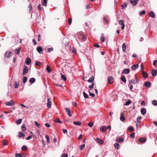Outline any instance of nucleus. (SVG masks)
I'll use <instances>...</instances> for the list:
<instances>
[{
  "label": "nucleus",
  "instance_id": "a18cd8bd",
  "mask_svg": "<svg viewBox=\"0 0 157 157\" xmlns=\"http://www.w3.org/2000/svg\"><path fill=\"white\" fill-rule=\"evenodd\" d=\"M35 123L36 127L39 128H40L41 125L39 124L37 121H35Z\"/></svg>",
  "mask_w": 157,
  "mask_h": 157
},
{
  "label": "nucleus",
  "instance_id": "0eeeda50",
  "mask_svg": "<svg viewBox=\"0 0 157 157\" xmlns=\"http://www.w3.org/2000/svg\"><path fill=\"white\" fill-rule=\"evenodd\" d=\"M96 141L100 144H102L104 143V141L103 140L98 138H96Z\"/></svg>",
  "mask_w": 157,
  "mask_h": 157
},
{
  "label": "nucleus",
  "instance_id": "e433bc0d",
  "mask_svg": "<svg viewBox=\"0 0 157 157\" xmlns=\"http://www.w3.org/2000/svg\"><path fill=\"white\" fill-rule=\"evenodd\" d=\"M27 80V77L25 76H24L23 77V82L24 83H25L26 82Z\"/></svg>",
  "mask_w": 157,
  "mask_h": 157
},
{
  "label": "nucleus",
  "instance_id": "7ed1b4c3",
  "mask_svg": "<svg viewBox=\"0 0 157 157\" xmlns=\"http://www.w3.org/2000/svg\"><path fill=\"white\" fill-rule=\"evenodd\" d=\"M108 83L109 84H112L114 82V78L112 76H109L107 78Z\"/></svg>",
  "mask_w": 157,
  "mask_h": 157
},
{
  "label": "nucleus",
  "instance_id": "2eb2a0df",
  "mask_svg": "<svg viewBox=\"0 0 157 157\" xmlns=\"http://www.w3.org/2000/svg\"><path fill=\"white\" fill-rule=\"evenodd\" d=\"M148 15L152 18H154L155 16V13L152 11H151L149 12Z\"/></svg>",
  "mask_w": 157,
  "mask_h": 157
},
{
  "label": "nucleus",
  "instance_id": "9d476101",
  "mask_svg": "<svg viewBox=\"0 0 157 157\" xmlns=\"http://www.w3.org/2000/svg\"><path fill=\"white\" fill-rule=\"evenodd\" d=\"M36 50L40 54H43V52H42L43 51V49L41 46H39L36 48Z\"/></svg>",
  "mask_w": 157,
  "mask_h": 157
},
{
  "label": "nucleus",
  "instance_id": "a211bd4d",
  "mask_svg": "<svg viewBox=\"0 0 157 157\" xmlns=\"http://www.w3.org/2000/svg\"><path fill=\"white\" fill-rule=\"evenodd\" d=\"M26 63L29 65L31 62V60L30 58H27L26 60Z\"/></svg>",
  "mask_w": 157,
  "mask_h": 157
},
{
  "label": "nucleus",
  "instance_id": "6e6552de",
  "mask_svg": "<svg viewBox=\"0 0 157 157\" xmlns=\"http://www.w3.org/2000/svg\"><path fill=\"white\" fill-rule=\"evenodd\" d=\"M100 130L103 132H105L106 131V128L105 126H102L100 128Z\"/></svg>",
  "mask_w": 157,
  "mask_h": 157
},
{
  "label": "nucleus",
  "instance_id": "a19ab883",
  "mask_svg": "<svg viewBox=\"0 0 157 157\" xmlns=\"http://www.w3.org/2000/svg\"><path fill=\"white\" fill-rule=\"evenodd\" d=\"M45 137L47 139V143H50V139L49 136L48 135H46L45 136Z\"/></svg>",
  "mask_w": 157,
  "mask_h": 157
},
{
  "label": "nucleus",
  "instance_id": "ddd939ff",
  "mask_svg": "<svg viewBox=\"0 0 157 157\" xmlns=\"http://www.w3.org/2000/svg\"><path fill=\"white\" fill-rule=\"evenodd\" d=\"M52 105V102L49 98L48 99V102L47 103V105L48 108H51Z\"/></svg>",
  "mask_w": 157,
  "mask_h": 157
},
{
  "label": "nucleus",
  "instance_id": "603ef678",
  "mask_svg": "<svg viewBox=\"0 0 157 157\" xmlns=\"http://www.w3.org/2000/svg\"><path fill=\"white\" fill-rule=\"evenodd\" d=\"M130 2L131 4H132L133 6H135L136 5H134L135 3V1H133L132 0H130Z\"/></svg>",
  "mask_w": 157,
  "mask_h": 157
},
{
  "label": "nucleus",
  "instance_id": "f03ea898",
  "mask_svg": "<svg viewBox=\"0 0 157 157\" xmlns=\"http://www.w3.org/2000/svg\"><path fill=\"white\" fill-rule=\"evenodd\" d=\"M129 85L130 84H136L138 83L139 82L138 79L136 78L132 79L130 80L129 81Z\"/></svg>",
  "mask_w": 157,
  "mask_h": 157
},
{
  "label": "nucleus",
  "instance_id": "6ab92c4d",
  "mask_svg": "<svg viewBox=\"0 0 157 157\" xmlns=\"http://www.w3.org/2000/svg\"><path fill=\"white\" fill-rule=\"evenodd\" d=\"M141 114L143 115H145L146 112V109L145 108H142L141 109Z\"/></svg>",
  "mask_w": 157,
  "mask_h": 157
},
{
  "label": "nucleus",
  "instance_id": "c03bdc74",
  "mask_svg": "<svg viewBox=\"0 0 157 157\" xmlns=\"http://www.w3.org/2000/svg\"><path fill=\"white\" fill-rule=\"evenodd\" d=\"M94 83L93 82V83L90 85L89 86V87L90 88L91 90H92L94 87Z\"/></svg>",
  "mask_w": 157,
  "mask_h": 157
},
{
  "label": "nucleus",
  "instance_id": "5701e85b",
  "mask_svg": "<svg viewBox=\"0 0 157 157\" xmlns=\"http://www.w3.org/2000/svg\"><path fill=\"white\" fill-rule=\"evenodd\" d=\"M114 147L115 148L119 149L120 148V144L117 143H116L114 144Z\"/></svg>",
  "mask_w": 157,
  "mask_h": 157
},
{
  "label": "nucleus",
  "instance_id": "37998d69",
  "mask_svg": "<svg viewBox=\"0 0 157 157\" xmlns=\"http://www.w3.org/2000/svg\"><path fill=\"white\" fill-rule=\"evenodd\" d=\"M104 20L106 22V24H108L109 22V20L106 17H104L103 18Z\"/></svg>",
  "mask_w": 157,
  "mask_h": 157
},
{
  "label": "nucleus",
  "instance_id": "aec40b11",
  "mask_svg": "<svg viewBox=\"0 0 157 157\" xmlns=\"http://www.w3.org/2000/svg\"><path fill=\"white\" fill-rule=\"evenodd\" d=\"M157 71L156 70L153 69L151 71V73L152 76H156V75Z\"/></svg>",
  "mask_w": 157,
  "mask_h": 157
},
{
  "label": "nucleus",
  "instance_id": "4c0bfd02",
  "mask_svg": "<svg viewBox=\"0 0 157 157\" xmlns=\"http://www.w3.org/2000/svg\"><path fill=\"white\" fill-rule=\"evenodd\" d=\"M121 79L124 82H126V80L124 76L121 77Z\"/></svg>",
  "mask_w": 157,
  "mask_h": 157
},
{
  "label": "nucleus",
  "instance_id": "338daca9",
  "mask_svg": "<svg viewBox=\"0 0 157 157\" xmlns=\"http://www.w3.org/2000/svg\"><path fill=\"white\" fill-rule=\"evenodd\" d=\"M145 13H146V11L144 10L140 12V15H141L144 14H145Z\"/></svg>",
  "mask_w": 157,
  "mask_h": 157
},
{
  "label": "nucleus",
  "instance_id": "1a4fd4ad",
  "mask_svg": "<svg viewBox=\"0 0 157 157\" xmlns=\"http://www.w3.org/2000/svg\"><path fill=\"white\" fill-rule=\"evenodd\" d=\"M11 56V52L9 51H6L5 54V56L7 58H9Z\"/></svg>",
  "mask_w": 157,
  "mask_h": 157
},
{
  "label": "nucleus",
  "instance_id": "ea45409f",
  "mask_svg": "<svg viewBox=\"0 0 157 157\" xmlns=\"http://www.w3.org/2000/svg\"><path fill=\"white\" fill-rule=\"evenodd\" d=\"M54 121L56 123H62V122L60 121L59 118H56Z\"/></svg>",
  "mask_w": 157,
  "mask_h": 157
},
{
  "label": "nucleus",
  "instance_id": "5fc2aeb1",
  "mask_svg": "<svg viewBox=\"0 0 157 157\" xmlns=\"http://www.w3.org/2000/svg\"><path fill=\"white\" fill-rule=\"evenodd\" d=\"M72 19L71 18H70L68 19V23L70 25H71V22H72Z\"/></svg>",
  "mask_w": 157,
  "mask_h": 157
},
{
  "label": "nucleus",
  "instance_id": "412c9836",
  "mask_svg": "<svg viewBox=\"0 0 157 157\" xmlns=\"http://www.w3.org/2000/svg\"><path fill=\"white\" fill-rule=\"evenodd\" d=\"M21 48L20 47L18 48H16L15 50V53L17 55H18L20 53V52L21 50Z\"/></svg>",
  "mask_w": 157,
  "mask_h": 157
},
{
  "label": "nucleus",
  "instance_id": "bb28decb",
  "mask_svg": "<svg viewBox=\"0 0 157 157\" xmlns=\"http://www.w3.org/2000/svg\"><path fill=\"white\" fill-rule=\"evenodd\" d=\"M94 80V77L92 76L90 79L88 80V82H93V81Z\"/></svg>",
  "mask_w": 157,
  "mask_h": 157
},
{
  "label": "nucleus",
  "instance_id": "c85d7f7f",
  "mask_svg": "<svg viewBox=\"0 0 157 157\" xmlns=\"http://www.w3.org/2000/svg\"><path fill=\"white\" fill-rule=\"evenodd\" d=\"M127 6V4L126 2L124 3L121 6V8L122 9H124Z\"/></svg>",
  "mask_w": 157,
  "mask_h": 157
},
{
  "label": "nucleus",
  "instance_id": "cd10ccee",
  "mask_svg": "<svg viewBox=\"0 0 157 157\" xmlns=\"http://www.w3.org/2000/svg\"><path fill=\"white\" fill-rule=\"evenodd\" d=\"M101 35H102V36H101V38L100 40H101V41L102 42H103L105 41V38L104 37V34L102 33L101 34Z\"/></svg>",
  "mask_w": 157,
  "mask_h": 157
},
{
  "label": "nucleus",
  "instance_id": "58836bf2",
  "mask_svg": "<svg viewBox=\"0 0 157 157\" xmlns=\"http://www.w3.org/2000/svg\"><path fill=\"white\" fill-rule=\"evenodd\" d=\"M83 94L84 98H89L88 95L84 92H83Z\"/></svg>",
  "mask_w": 157,
  "mask_h": 157
},
{
  "label": "nucleus",
  "instance_id": "69168bd1",
  "mask_svg": "<svg viewBox=\"0 0 157 157\" xmlns=\"http://www.w3.org/2000/svg\"><path fill=\"white\" fill-rule=\"evenodd\" d=\"M94 47H97V48L100 47V45L97 44H94Z\"/></svg>",
  "mask_w": 157,
  "mask_h": 157
},
{
  "label": "nucleus",
  "instance_id": "3c124183",
  "mask_svg": "<svg viewBox=\"0 0 157 157\" xmlns=\"http://www.w3.org/2000/svg\"><path fill=\"white\" fill-rule=\"evenodd\" d=\"M131 102V101L130 100H128L125 103V105H127L130 104Z\"/></svg>",
  "mask_w": 157,
  "mask_h": 157
},
{
  "label": "nucleus",
  "instance_id": "49530a36",
  "mask_svg": "<svg viewBox=\"0 0 157 157\" xmlns=\"http://www.w3.org/2000/svg\"><path fill=\"white\" fill-rule=\"evenodd\" d=\"M152 104L154 105H157V101L155 100L153 101Z\"/></svg>",
  "mask_w": 157,
  "mask_h": 157
},
{
  "label": "nucleus",
  "instance_id": "72a5a7b5",
  "mask_svg": "<svg viewBox=\"0 0 157 157\" xmlns=\"http://www.w3.org/2000/svg\"><path fill=\"white\" fill-rule=\"evenodd\" d=\"M46 70L47 71V72L48 73H50L51 71V70L50 69V67L48 66V65H47V68H46Z\"/></svg>",
  "mask_w": 157,
  "mask_h": 157
},
{
  "label": "nucleus",
  "instance_id": "de8ad7c7",
  "mask_svg": "<svg viewBox=\"0 0 157 157\" xmlns=\"http://www.w3.org/2000/svg\"><path fill=\"white\" fill-rule=\"evenodd\" d=\"M19 137L20 138L22 137H24L25 136L24 134L22 133L21 132H19Z\"/></svg>",
  "mask_w": 157,
  "mask_h": 157
},
{
  "label": "nucleus",
  "instance_id": "473e14b6",
  "mask_svg": "<svg viewBox=\"0 0 157 157\" xmlns=\"http://www.w3.org/2000/svg\"><path fill=\"white\" fill-rule=\"evenodd\" d=\"M21 150L22 151H26L28 150V148L27 146L25 145H24L22 147Z\"/></svg>",
  "mask_w": 157,
  "mask_h": 157
},
{
  "label": "nucleus",
  "instance_id": "09e8293b",
  "mask_svg": "<svg viewBox=\"0 0 157 157\" xmlns=\"http://www.w3.org/2000/svg\"><path fill=\"white\" fill-rule=\"evenodd\" d=\"M119 23L121 25L124 24V20H120L119 21Z\"/></svg>",
  "mask_w": 157,
  "mask_h": 157
},
{
  "label": "nucleus",
  "instance_id": "4d7b16f0",
  "mask_svg": "<svg viewBox=\"0 0 157 157\" xmlns=\"http://www.w3.org/2000/svg\"><path fill=\"white\" fill-rule=\"evenodd\" d=\"M15 155L16 157H21V154L20 153H16Z\"/></svg>",
  "mask_w": 157,
  "mask_h": 157
},
{
  "label": "nucleus",
  "instance_id": "39448f33",
  "mask_svg": "<svg viewBox=\"0 0 157 157\" xmlns=\"http://www.w3.org/2000/svg\"><path fill=\"white\" fill-rule=\"evenodd\" d=\"M28 68L27 66H25L24 68L23 69V75H25L26 74L28 73Z\"/></svg>",
  "mask_w": 157,
  "mask_h": 157
},
{
  "label": "nucleus",
  "instance_id": "774afa93",
  "mask_svg": "<svg viewBox=\"0 0 157 157\" xmlns=\"http://www.w3.org/2000/svg\"><path fill=\"white\" fill-rule=\"evenodd\" d=\"M33 42V43L34 45H35L37 44V43L34 39H33L32 40Z\"/></svg>",
  "mask_w": 157,
  "mask_h": 157
},
{
  "label": "nucleus",
  "instance_id": "4468645a",
  "mask_svg": "<svg viewBox=\"0 0 157 157\" xmlns=\"http://www.w3.org/2000/svg\"><path fill=\"white\" fill-rule=\"evenodd\" d=\"M129 73L130 70L128 68L124 69L122 72V73L123 74H128Z\"/></svg>",
  "mask_w": 157,
  "mask_h": 157
},
{
  "label": "nucleus",
  "instance_id": "6e6d98bb",
  "mask_svg": "<svg viewBox=\"0 0 157 157\" xmlns=\"http://www.w3.org/2000/svg\"><path fill=\"white\" fill-rule=\"evenodd\" d=\"M89 95L90 96H91L92 97H94L95 96V95L94 94L91 93L89 91Z\"/></svg>",
  "mask_w": 157,
  "mask_h": 157
},
{
  "label": "nucleus",
  "instance_id": "b1692460",
  "mask_svg": "<svg viewBox=\"0 0 157 157\" xmlns=\"http://www.w3.org/2000/svg\"><path fill=\"white\" fill-rule=\"evenodd\" d=\"M142 74L144 78H146L148 76V74L147 72H144V71H142Z\"/></svg>",
  "mask_w": 157,
  "mask_h": 157
},
{
  "label": "nucleus",
  "instance_id": "bf43d9fd",
  "mask_svg": "<svg viewBox=\"0 0 157 157\" xmlns=\"http://www.w3.org/2000/svg\"><path fill=\"white\" fill-rule=\"evenodd\" d=\"M141 117H138L137 118V121L138 123H140V121Z\"/></svg>",
  "mask_w": 157,
  "mask_h": 157
},
{
  "label": "nucleus",
  "instance_id": "a878e982",
  "mask_svg": "<svg viewBox=\"0 0 157 157\" xmlns=\"http://www.w3.org/2000/svg\"><path fill=\"white\" fill-rule=\"evenodd\" d=\"M73 123L74 124L78 126H80L81 124V122L79 121H74Z\"/></svg>",
  "mask_w": 157,
  "mask_h": 157
},
{
  "label": "nucleus",
  "instance_id": "79ce46f5",
  "mask_svg": "<svg viewBox=\"0 0 157 157\" xmlns=\"http://www.w3.org/2000/svg\"><path fill=\"white\" fill-rule=\"evenodd\" d=\"M22 129L23 131H25L26 130V128L24 124H23L21 126Z\"/></svg>",
  "mask_w": 157,
  "mask_h": 157
},
{
  "label": "nucleus",
  "instance_id": "f704fd0d",
  "mask_svg": "<svg viewBox=\"0 0 157 157\" xmlns=\"http://www.w3.org/2000/svg\"><path fill=\"white\" fill-rule=\"evenodd\" d=\"M61 78L62 79H63L64 81H66L67 79L66 76L64 75H62L61 73Z\"/></svg>",
  "mask_w": 157,
  "mask_h": 157
},
{
  "label": "nucleus",
  "instance_id": "052dcab7",
  "mask_svg": "<svg viewBox=\"0 0 157 157\" xmlns=\"http://www.w3.org/2000/svg\"><path fill=\"white\" fill-rule=\"evenodd\" d=\"M135 133H132L130 134V136L131 138H134L135 137Z\"/></svg>",
  "mask_w": 157,
  "mask_h": 157
},
{
  "label": "nucleus",
  "instance_id": "423d86ee",
  "mask_svg": "<svg viewBox=\"0 0 157 157\" xmlns=\"http://www.w3.org/2000/svg\"><path fill=\"white\" fill-rule=\"evenodd\" d=\"M66 112L68 114V116L71 117L72 116V114L71 113V109L69 108H66L65 109Z\"/></svg>",
  "mask_w": 157,
  "mask_h": 157
},
{
  "label": "nucleus",
  "instance_id": "c9c22d12",
  "mask_svg": "<svg viewBox=\"0 0 157 157\" xmlns=\"http://www.w3.org/2000/svg\"><path fill=\"white\" fill-rule=\"evenodd\" d=\"M128 130L130 131L131 132H132L134 131V128L132 126H130L128 128Z\"/></svg>",
  "mask_w": 157,
  "mask_h": 157
},
{
  "label": "nucleus",
  "instance_id": "f8f14e48",
  "mask_svg": "<svg viewBox=\"0 0 157 157\" xmlns=\"http://www.w3.org/2000/svg\"><path fill=\"white\" fill-rule=\"evenodd\" d=\"M14 102L13 100H11L10 101L6 103V105L8 106H12L14 105Z\"/></svg>",
  "mask_w": 157,
  "mask_h": 157
},
{
  "label": "nucleus",
  "instance_id": "e2e57ef3",
  "mask_svg": "<svg viewBox=\"0 0 157 157\" xmlns=\"http://www.w3.org/2000/svg\"><path fill=\"white\" fill-rule=\"evenodd\" d=\"M41 5L40 4L38 6V9L39 10H41L42 9Z\"/></svg>",
  "mask_w": 157,
  "mask_h": 157
},
{
  "label": "nucleus",
  "instance_id": "f3484780",
  "mask_svg": "<svg viewBox=\"0 0 157 157\" xmlns=\"http://www.w3.org/2000/svg\"><path fill=\"white\" fill-rule=\"evenodd\" d=\"M144 85L147 87H150L151 86V83L149 82H144Z\"/></svg>",
  "mask_w": 157,
  "mask_h": 157
},
{
  "label": "nucleus",
  "instance_id": "393cba45",
  "mask_svg": "<svg viewBox=\"0 0 157 157\" xmlns=\"http://www.w3.org/2000/svg\"><path fill=\"white\" fill-rule=\"evenodd\" d=\"M48 0H43V2H42V4L44 6H47V3L48 2Z\"/></svg>",
  "mask_w": 157,
  "mask_h": 157
},
{
  "label": "nucleus",
  "instance_id": "20e7f679",
  "mask_svg": "<svg viewBox=\"0 0 157 157\" xmlns=\"http://www.w3.org/2000/svg\"><path fill=\"white\" fill-rule=\"evenodd\" d=\"M124 139L122 137H119L117 138L116 139V141L119 143H121L124 141Z\"/></svg>",
  "mask_w": 157,
  "mask_h": 157
},
{
  "label": "nucleus",
  "instance_id": "dca6fc26",
  "mask_svg": "<svg viewBox=\"0 0 157 157\" xmlns=\"http://www.w3.org/2000/svg\"><path fill=\"white\" fill-rule=\"evenodd\" d=\"M121 116L120 117V120L122 121H125V119L124 116H123V113H121Z\"/></svg>",
  "mask_w": 157,
  "mask_h": 157
},
{
  "label": "nucleus",
  "instance_id": "8fccbe9b",
  "mask_svg": "<svg viewBox=\"0 0 157 157\" xmlns=\"http://www.w3.org/2000/svg\"><path fill=\"white\" fill-rule=\"evenodd\" d=\"M68 155L67 154H63L61 155V157H68Z\"/></svg>",
  "mask_w": 157,
  "mask_h": 157
},
{
  "label": "nucleus",
  "instance_id": "864d4df0",
  "mask_svg": "<svg viewBox=\"0 0 157 157\" xmlns=\"http://www.w3.org/2000/svg\"><path fill=\"white\" fill-rule=\"evenodd\" d=\"M94 123L92 122H90L88 124V125L90 127H92Z\"/></svg>",
  "mask_w": 157,
  "mask_h": 157
},
{
  "label": "nucleus",
  "instance_id": "0e129e2a",
  "mask_svg": "<svg viewBox=\"0 0 157 157\" xmlns=\"http://www.w3.org/2000/svg\"><path fill=\"white\" fill-rule=\"evenodd\" d=\"M19 83L16 82H15V88H17L19 86Z\"/></svg>",
  "mask_w": 157,
  "mask_h": 157
},
{
  "label": "nucleus",
  "instance_id": "2f4dec72",
  "mask_svg": "<svg viewBox=\"0 0 157 157\" xmlns=\"http://www.w3.org/2000/svg\"><path fill=\"white\" fill-rule=\"evenodd\" d=\"M22 121V120L21 119L17 120L16 121V123L17 124H20L21 123Z\"/></svg>",
  "mask_w": 157,
  "mask_h": 157
},
{
  "label": "nucleus",
  "instance_id": "4be33fe9",
  "mask_svg": "<svg viewBox=\"0 0 157 157\" xmlns=\"http://www.w3.org/2000/svg\"><path fill=\"white\" fill-rule=\"evenodd\" d=\"M139 67V65L138 64H136L133 65L132 67V69L133 70H135L137 68Z\"/></svg>",
  "mask_w": 157,
  "mask_h": 157
},
{
  "label": "nucleus",
  "instance_id": "9b49d317",
  "mask_svg": "<svg viewBox=\"0 0 157 157\" xmlns=\"http://www.w3.org/2000/svg\"><path fill=\"white\" fill-rule=\"evenodd\" d=\"M146 141V139L144 137H142L139 139V141L140 143H144Z\"/></svg>",
  "mask_w": 157,
  "mask_h": 157
},
{
  "label": "nucleus",
  "instance_id": "13d9d810",
  "mask_svg": "<svg viewBox=\"0 0 157 157\" xmlns=\"http://www.w3.org/2000/svg\"><path fill=\"white\" fill-rule=\"evenodd\" d=\"M85 144L81 145L80 146V149L81 150H82L85 147Z\"/></svg>",
  "mask_w": 157,
  "mask_h": 157
},
{
  "label": "nucleus",
  "instance_id": "680f3d73",
  "mask_svg": "<svg viewBox=\"0 0 157 157\" xmlns=\"http://www.w3.org/2000/svg\"><path fill=\"white\" fill-rule=\"evenodd\" d=\"M141 71H144V67L143 63H142L141 65Z\"/></svg>",
  "mask_w": 157,
  "mask_h": 157
},
{
  "label": "nucleus",
  "instance_id": "7c9ffc66",
  "mask_svg": "<svg viewBox=\"0 0 157 157\" xmlns=\"http://www.w3.org/2000/svg\"><path fill=\"white\" fill-rule=\"evenodd\" d=\"M29 82L31 83H33L35 81V79L34 78H31L29 80Z\"/></svg>",
  "mask_w": 157,
  "mask_h": 157
},
{
  "label": "nucleus",
  "instance_id": "f257e3e1",
  "mask_svg": "<svg viewBox=\"0 0 157 157\" xmlns=\"http://www.w3.org/2000/svg\"><path fill=\"white\" fill-rule=\"evenodd\" d=\"M78 36V37L79 39L81 40L82 42H84L85 40L86 36L85 35L82 33L79 32L77 34Z\"/></svg>",
  "mask_w": 157,
  "mask_h": 157
},
{
  "label": "nucleus",
  "instance_id": "c756f323",
  "mask_svg": "<svg viewBox=\"0 0 157 157\" xmlns=\"http://www.w3.org/2000/svg\"><path fill=\"white\" fill-rule=\"evenodd\" d=\"M122 48L123 51L124 52H125V51H126V45L125 43H124L122 44Z\"/></svg>",
  "mask_w": 157,
  "mask_h": 157
}]
</instances>
